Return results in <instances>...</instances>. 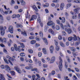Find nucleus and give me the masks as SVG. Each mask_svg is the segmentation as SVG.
<instances>
[{"label":"nucleus","instance_id":"obj_1","mask_svg":"<svg viewBox=\"0 0 80 80\" xmlns=\"http://www.w3.org/2000/svg\"><path fill=\"white\" fill-rule=\"evenodd\" d=\"M47 25H48V26H52V29H55V23L53 22V21H49L47 23Z\"/></svg>","mask_w":80,"mask_h":80},{"label":"nucleus","instance_id":"obj_2","mask_svg":"<svg viewBox=\"0 0 80 80\" xmlns=\"http://www.w3.org/2000/svg\"><path fill=\"white\" fill-rule=\"evenodd\" d=\"M59 59L60 60L59 66V68L60 70L62 71V68H63V66H62V63L63 62V61H62V59L60 57H59Z\"/></svg>","mask_w":80,"mask_h":80},{"label":"nucleus","instance_id":"obj_3","mask_svg":"<svg viewBox=\"0 0 80 80\" xmlns=\"http://www.w3.org/2000/svg\"><path fill=\"white\" fill-rule=\"evenodd\" d=\"M9 30L11 33H13V28L12 26H10L9 27Z\"/></svg>","mask_w":80,"mask_h":80},{"label":"nucleus","instance_id":"obj_4","mask_svg":"<svg viewBox=\"0 0 80 80\" xmlns=\"http://www.w3.org/2000/svg\"><path fill=\"white\" fill-rule=\"evenodd\" d=\"M14 68L17 72H18V73H22V71L20 70L18 67H14Z\"/></svg>","mask_w":80,"mask_h":80},{"label":"nucleus","instance_id":"obj_5","mask_svg":"<svg viewBox=\"0 0 80 80\" xmlns=\"http://www.w3.org/2000/svg\"><path fill=\"white\" fill-rule=\"evenodd\" d=\"M80 8H75L74 10V13L75 14H76V13H78V11L80 10Z\"/></svg>","mask_w":80,"mask_h":80},{"label":"nucleus","instance_id":"obj_6","mask_svg":"<svg viewBox=\"0 0 80 80\" xmlns=\"http://www.w3.org/2000/svg\"><path fill=\"white\" fill-rule=\"evenodd\" d=\"M37 16L35 15H33L31 17V18L30 20V21H32V20H33L34 19H37Z\"/></svg>","mask_w":80,"mask_h":80},{"label":"nucleus","instance_id":"obj_7","mask_svg":"<svg viewBox=\"0 0 80 80\" xmlns=\"http://www.w3.org/2000/svg\"><path fill=\"white\" fill-rule=\"evenodd\" d=\"M59 19L60 20H62L61 22H62V23H65V17H62V18L61 17H59Z\"/></svg>","mask_w":80,"mask_h":80},{"label":"nucleus","instance_id":"obj_8","mask_svg":"<svg viewBox=\"0 0 80 80\" xmlns=\"http://www.w3.org/2000/svg\"><path fill=\"white\" fill-rule=\"evenodd\" d=\"M3 42L5 44L7 43V39L5 38H3V39H2V38L1 42L3 43Z\"/></svg>","mask_w":80,"mask_h":80},{"label":"nucleus","instance_id":"obj_9","mask_svg":"<svg viewBox=\"0 0 80 80\" xmlns=\"http://www.w3.org/2000/svg\"><path fill=\"white\" fill-rule=\"evenodd\" d=\"M0 78L3 80H5V78L4 77V75L2 74H0Z\"/></svg>","mask_w":80,"mask_h":80},{"label":"nucleus","instance_id":"obj_10","mask_svg":"<svg viewBox=\"0 0 80 80\" xmlns=\"http://www.w3.org/2000/svg\"><path fill=\"white\" fill-rule=\"evenodd\" d=\"M10 12V8H8L7 10H5V12H4V14L7 15V14H9V12Z\"/></svg>","mask_w":80,"mask_h":80},{"label":"nucleus","instance_id":"obj_11","mask_svg":"<svg viewBox=\"0 0 80 80\" xmlns=\"http://www.w3.org/2000/svg\"><path fill=\"white\" fill-rule=\"evenodd\" d=\"M5 68H6V70H7V71H8V72H9V71H10V67H9V66H8L7 65H5Z\"/></svg>","mask_w":80,"mask_h":80},{"label":"nucleus","instance_id":"obj_12","mask_svg":"<svg viewBox=\"0 0 80 80\" xmlns=\"http://www.w3.org/2000/svg\"><path fill=\"white\" fill-rule=\"evenodd\" d=\"M49 50H50V53H52L53 51V46H51L49 48Z\"/></svg>","mask_w":80,"mask_h":80},{"label":"nucleus","instance_id":"obj_13","mask_svg":"<svg viewBox=\"0 0 80 80\" xmlns=\"http://www.w3.org/2000/svg\"><path fill=\"white\" fill-rule=\"evenodd\" d=\"M74 37H72V40L73 41H77V37L75 35H73Z\"/></svg>","mask_w":80,"mask_h":80},{"label":"nucleus","instance_id":"obj_14","mask_svg":"<svg viewBox=\"0 0 80 80\" xmlns=\"http://www.w3.org/2000/svg\"><path fill=\"white\" fill-rule=\"evenodd\" d=\"M64 6H65V5L64 4V3H62L61 4V6L60 7V9L61 10H62L63 9V8L64 7Z\"/></svg>","mask_w":80,"mask_h":80},{"label":"nucleus","instance_id":"obj_15","mask_svg":"<svg viewBox=\"0 0 80 80\" xmlns=\"http://www.w3.org/2000/svg\"><path fill=\"white\" fill-rule=\"evenodd\" d=\"M48 32L50 33H52V35H55V32H53L52 29H49Z\"/></svg>","mask_w":80,"mask_h":80},{"label":"nucleus","instance_id":"obj_16","mask_svg":"<svg viewBox=\"0 0 80 80\" xmlns=\"http://www.w3.org/2000/svg\"><path fill=\"white\" fill-rule=\"evenodd\" d=\"M71 5H72V4L70 3H69L67 4L66 6V9H68V8L69 7H71Z\"/></svg>","mask_w":80,"mask_h":80},{"label":"nucleus","instance_id":"obj_17","mask_svg":"<svg viewBox=\"0 0 80 80\" xmlns=\"http://www.w3.org/2000/svg\"><path fill=\"white\" fill-rule=\"evenodd\" d=\"M32 8L34 10H35V11H38V8L35 5H33L32 7Z\"/></svg>","mask_w":80,"mask_h":80},{"label":"nucleus","instance_id":"obj_18","mask_svg":"<svg viewBox=\"0 0 80 80\" xmlns=\"http://www.w3.org/2000/svg\"><path fill=\"white\" fill-rule=\"evenodd\" d=\"M60 45L62 47H65V45L63 44L62 42H60Z\"/></svg>","mask_w":80,"mask_h":80},{"label":"nucleus","instance_id":"obj_19","mask_svg":"<svg viewBox=\"0 0 80 80\" xmlns=\"http://www.w3.org/2000/svg\"><path fill=\"white\" fill-rule=\"evenodd\" d=\"M36 76H37V77L38 78L36 80H40V75L38 74H36Z\"/></svg>","mask_w":80,"mask_h":80},{"label":"nucleus","instance_id":"obj_20","mask_svg":"<svg viewBox=\"0 0 80 80\" xmlns=\"http://www.w3.org/2000/svg\"><path fill=\"white\" fill-rule=\"evenodd\" d=\"M1 34L2 36H3L4 34H5V30H2L1 31Z\"/></svg>","mask_w":80,"mask_h":80},{"label":"nucleus","instance_id":"obj_21","mask_svg":"<svg viewBox=\"0 0 80 80\" xmlns=\"http://www.w3.org/2000/svg\"><path fill=\"white\" fill-rule=\"evenodd\" d=\"M43 40L45 43L46 45H47L48 44V42H47V39H46L45 38H43Z\"/></svg>","mask_w":80,"mask_h":80},{"label":"nucleus","instance_id":"obj_22","mask_svg":"<svg viewBox=\"0 0 80 80\" xmlns=\"http://www.w3.org/2000/svg\"><path fill=\"white\" fill-rule=\"evenodd\" d=\"M42 52L44 54H47V50H46V48H43L42 49Z\"/></svg>","mask_w":80,"mask_h":80},{"label":"nucleus","instance_id":"obj_23","mask_svg":"<svg viewBox=\"0 0 80 80\" xmlns=\"http://www.w3.org/2000/svg\"><path fill=\"white\" fill-rule=\"evenodd\" d=\"M0 19L2 21L1 22V23H3V18L1 14H0Z\"/></svg>","mask_w":80,"mask_h":80},{"label":"nucleus","instance_id":"obj_24","mask_svg":"<svg viewBox=\"0 0 80 80\" xmlns=\"http://www.w3.org/2000/svg\"><path fill=\"white\" fill-rule=\"evenodd\" d=\"M67 32L68 34H70L72 32V30L70 28H68L67 30Z\"/></svg>","mask_w":80,"mask_h":80},{"label":"nucleus","instance_id":"obj_25","mask_svg":"<svg viewBox=\"0 0 80 80\" xmlns=\"http://www.w3.org/2000/svg\"><path fill=\"white\" fill-rule=\"evenodd\" d=\"M21 33L24 36H27V33L25 31H24V32L22 31Z\"/></svg>","mask_w":80,"mask_h":80},{"label":"nucleus","instance_id":"obj_26","mask_svg":"<svg viewBox=\"0 0 80 80\" xmlns=\"http://www.w3.org/2000/svg\"><path fill=\"white\" fill-rule=\"evenodd\" d=\"M74 3H80V0H73Z\"/></svg>","mask_w":80,"mask_h":80},{"label":"nucleus","instance_id":"obj_27","mask_svg":"<svg viewBox=\"0 0 80 80\" xmlns=\"http://www.w3.org/2000/svg\"><path fill=\"white\" fill-rule=\"evenodd\" d=\"M55 28L57 30H59L60 29L58 25H56L55 27Z\"/></svg>","mask_w":80,"mask_h":80},{"label":"nucleus","instance_id":"obj_28","mask_svg":"<svg viewBox=\"0 0 80 80\" xmlns=\"http://www.w3.org/2000/svg\"><path fill=\"white\" fill-rule=\"evenodd\" d=\"M26 18H28H28H30V15H29L28 16V11L27 12V14H26Z\"/></svg>","mask_w":80,"mask_h":80},{"label":"nucleus","instance_id":"obj_29","mask_svg":"<svg viewBox=\"0 0 80 80\" xmlns=\"http://www.w3.org/2000/svg\"><path fill=\"white\" fill-rule=\"evenodd\" d=\"M20 56H21V57H25V53L24 52H22L20 54Z\"/></svg>","mask_w":80,"mask_h":80},{"label":"nucleus","instance_id":"obj_30","mask_svg":"<svg viewBox=\"0 0 80 80\" xmlns=\"http://www.w3.org/2000/svg\"><path fill=\"white\" fill-rule=\"evenodd\" d=\"M20 44L22 48H25V45L23 43H20Z\"/></svg>","mask_w":80,"mask_h":80},{"label":"nucleus","instance_id":"obj_31","mask_svg":"<svg viewBox=\"0 0 80 80\" xmlns=\"http://www.w3.org/2000/svg\"><path fill=\"white\" fill-rule=\"evenodd\" d=\"M77 15L76 14L74 16H72V19H77Z\"/></svg>","mask_w":80,"mask_h":80},{"label":"nucleus","instance_id":"obj_32","mask_svg":"<svg viewBox=\"0 0 80 80\" xmlns=\"http://www.w3.org/2000/svg\"><path fill=\"white\" fill-rule=\"evenodd\" d=\"M71 50L73 52H75V48L74 47H71L70 48Z\"/></svg>","mask_w":80,"mask_h":80},{"label":"nucleus","instance_id":"obj_33","mask_svg":"<svg viewBox=\"0 0 80 80\" xmlns=\"http://www.w3.org/2000/svg\"><path fill=\"white\" fill-rule=\"evenodd\" d=\"M32 68V66H31V67L28 66V67H25V68L26 69H27V70H30Z\"/></svg>","mask_w":80,"mask_h":80},{"label":"nucleus","instance_id":"obj_34","mask_svg":"<svg viewBox=\"0 0 80 80\" xmlns=\"http://www.w3.org/2000/svg\"><path fill=\"white\" fill-rule=\"evenodd\" d=\"M21 3L22 5H25V2L23 0H22V1H21Z\"/></svg>","mask_w":80,"mask_h":80},{"label":"nucleus","instance_id":"obj_35","mask_svg":"<svg viewBox=\"0 0 80 80\" xmlns=\"http://www.w3.org/2000/svg\"><path fill=\"white\" fill-rule=\"evenodd\" d=\"M31 71H35L36 72H38V69L37 68H33L31 69Z\"/></svg>","mask_w":80,"mask_h":80},{"label":"nucleus","instance_id":"obj_36","mask_svg":"<svg viewBox=\"0 0 80 80\" xmlns=\"http://www.w3.org/2000/svg\"><path fill=\"white\" fill-rule=\"evenodd\" d=\"M36 43V41L35 40H32L31 41V43L32 45H33L34 43Z\"/></svg>","mask_w":80,"mask_h":80},{"label":"nucleus","instance_id":"obj_37","mask_svg":"<svg viewBox=\"0 0 80 80\" xmlns=\"http://www.w3.org/2000/svg\"><path fill=\"white\" fill-rule=\"evenodd\" d=\"M41 20L40 19V15H39L38 18L37 19V22H39L40 23V22Z\"/></svg>","mask_w":80,"mask_h":80},{"label":"nucleus","instance_id":"obj_38","mask_svg":"<svg viewBox=\"0 0 80 80\" xmlns=\"http://www.w3.org/2000/svg\"><path fill=\"white\" fill-rule=\"evenodd\" d=\"M60 47L58 46H56V49L57 51H58L60 50Z\"/></svg>","mask_w":80,"mask_h":80},{"label":"nucleus","instance_id":"obj_39","mask_svg":"<svg viewBox=\"0 0 80 80\" xmlns=\"http://www.w3.org/2000/svg\"><path fill=\"white\" fill-rule=\"evenodd\" d=\"M39 35L40 37H41L42 38L43 36V33L42 31H40L39 32Z\"/></svg>","mask_w":80,"mask_h":80},{"label":"nucleus","instance_id":"obj_40","mask_svg":"<svg viewBox=\"0 0 80 80\" xmlns=\"http://www.w3.org/2000/svg\"><path fill=\"white\" fill-rule=\"evenodd\" d=\"M1 68H2V69H5V66L3 65H2L1 66Z\"/></svg>","mask_w":80,"mask_h":80},{"label":"nucleus","instance_id":"obj_41","mask_svg":"<svg viewBox=\"0 0 80 80\" xmlns=\"http://www.w3.org/2000/svg\"><path fill=\"white\" fill-rule=\"evenodd\" d=\"M14 48L15 49V50H17V49L18 48H17V44H14Z\"/></svg>","mask_w":80,"mask_h":80},{"label":"nucleus","instance_id":"obj_42","mask_svg":"<svg viewBox=\"0 0 80 80\" xmlns=\"http://www.w3.org/2000/svg\"><path fill=\"white\" fill-rule=\"evenodd\" d=\"M28 52L29 53H33V50L29 49L28 50Z\"/></svg>","mask_w":80,"mask_h":80},{"label":"nucleus","instance_id":"obj_43","mask_svg":"<svg viewBox=\"0 0 80 80\" xmlns=\"http://www.w3.org/2000/svg\"><path fill=\"white\" fill-rule=\"evenodd\" d=\"M68 41H70V42L72 41V37H68Z\"/></svg>","mask_w":80,"mask_h":80},{"label":"nucleus","instance_id":"obj_44","mask_svg":"<svg viewBox=\"0 0 80 80\" xmlns=\"http://www.w3.org/2000/svg\"><path fill=\"white\" fill-rule=\"evenodd\" d=\"M22 26V25L20 24H17L16 27H17V28H18L19 27H21Z\"/></svg>","mask_w":80,"mask_h":80},{"label":"nucleus","instance_id":"obj_45","mask_svg":"<svg viewBox=\"0 0 80 80\" xmlns=\"http://www.w3.org/2000/svg\"><path fill=\"white\" fill-rule=\"evenodd\" d=\"M12 18H16L17 17V15L16 14H13L12 16Z\"/></svg>","mask_w":80,"mask_h":80},{"label":"nucleus","instance_id":"obj_46","mask_svg":"<svg viewBox=\"0 0 80 80\" xmlns=\"http://www.w3.org/2000/svg\"><path fill=\"white\" fill-rule=\"evenodd\" d=\"M60 25L62 28V29L63 30L64 29V27L63 26V24H62V23H61L60 24Z\"/></svg>","mask_w":80,"mask_h":80},{"label":"nucleus","instance_id":"obj_47","mask_svg":"<svg viewBox=\"0 0 80 80\" xmlns=\"http://www.w3.org/2000/svg\"><path fill=\"white\" fill-rule=\"evenodd\" d=\"M32 80H36V79H35V75H33L32 76Z\"/></svg>","mask_w":80,"mask_h":80},{"label":"nucleus","instance_id":"obj_48","mask_svg":"<svg viewBox=\"0 0 80 80\" xmlns=\"http://www.w3.org/2000/svg\"><path fill=\"white\" fill-rule=\"evenodd\" d=\"M56 22L58 25H60V20H59L58 19L56 20Z\"/></svg>","mask_w":80,"mask_h":80},{"label":"nucleus","instance_id":"obj_49","mask_svg":"<svg viewBox=\"0 0 80 80\" xmlns=\"http://www.w3.org/2000/svg\"><path fill=\"white\" fill-rule=\"evenodd\" d=\"M36 40L37 41H40V38L39 37H37L36 38Z\"/></svg>","mask_w":80,"mask_h":80},{"label":"nucleus","instance_id":"obj_50","mask_svg":"<svg viewBox=\"0 0 80 80\" xmlns=\"http://www.w3.org/2000/svg\"><path fill=\"white\" fill-rule=\"evenodd\" d=\"M34 62H35L36 64H37V61H38V60H37V59L36 58H35V59H34L33 60Z\"/></svg>","mask_w":80,"mask_h":80},{"label":"nucleus","instance_id":"obj_51","mask_svg":"<svg viewBox=\"0 0 80 80\" xmlns=\"http://www.w3.org/2000/svg\"><path fill=\"white\" fill-rule=\"evenodd\" d=\"M38 65L40 67L42 66V63H41V62L40 61H38Z\"/></svg>","mask_w":80,"mask_h":80},{"label":"nucleus","instance_id":"obj_52","mask_svg":"<svg viewBox=\"0 0 80 80\" xmlns=\"http://www.w3.org/2000/svg\"><path fill=\"white\" fill-rule=\"evenodd\" d=\"M42 52H39L38 53V56L39 57H42Z\"/></svg>","mask_w":80,"mask_h":80},{"label":"nucleus","instance_id":"obj_53","mask_svg":"<svg viewBox=\"0 0 80 80\" xmlns=\"http://www.w3.org/2000/svg\"><path fill=\"white\" fill-rule=\"evenodd\" d=\"M22 1V0H17L18 4L19 5L20 4V2H21V3Z\"/></svg>","mask_w":80,"mask_h":80},{"label":"nucleus","instance_id":"obj_54","mask_svg":"<svg viewBox=\"0 0 80 80\" xmlns=\"http://www.w3.org/2000/svg\"><path fill=\"white\" fill-rule=\"evenodd\" d=\"M48 5H49L48 3H46V5H44L43 7H48Z\"/></svg>","mask_w":80,"mask_h":80},{"label":"nucleus","instance_id":"obj_55","mask_svg":"<svg viewBox=\"0 0 80 80\" xmlns=\"http://www.w3.org/2000/svg\"><path fill=\"white\" fill-rule=\"evenodd\" d=\"M44 68H47L48 65L47 64H44L43 65Z\"/></svg>","mask_w":80,"mask_h":80},{"label":"nucleus","instance_id":"obj_56","mask_svg":"<svg viewBox=\"0 0 80 80\" xmlns=\"http://www.w3.org/2000/svg\"><path fill=\"white\" fill-rule=\"evenodd\" d=\"M11 17L10 16H8L7 17L6 19L8 21L10 20Z\"/></svg>","mask_w":80,"mask_h":80},{"label":"nucleus","instance_id":"obj_57","mask_svg":"<svg viewBox=\"0 0 80 80\" xmlns=\"http://www.w3.org/2000/svg\"><path fill=\"white\" fill-rule=\"evenodd\" d=\"M75 70L77 72H80V71L79 70V69H78L77 68H75Z\"/></svg>","mask_w":80,"mask_h":80},{"label":"nucleus","instance_id":"obj_58","mask_svg":"<svg viewBox=\"0 0 80 80\" xmlns=\"http://www.w3.org/2000/svg\"><path fill=\"white\" fill-rule=\"evenodd\" d=\"M55 62V61L54 60H53L52 59H51V60L49 62V63L51 64V63H53Z\"/></svg>","mask_w":80,"mask_h":80},{"label":"nucleus","instance_id":"obj_59","mask_svg":"<svg viewBox=\"0 0 80 80\" xmlns=\"http://www.w3.org/2000/svg\"><path fill=\"white\" fill-rule=\"evenodd\" d=\"M6 57L7 58H8V59H9V60H10L11 59V57H10V56H8V55H7L6 56Z\"/></svg>","mask_w":80,"mask_h":80},{"label":"nucleus","instance_id":"obj_60","mask_svg":"<svg viewBox=\"0 0 80 80\" xmlns=\"http://www.w3.org/2000/svg\"><path fill=\"white\" fill-rule=\"evenodd\" d=\"M58 38L59 40H61L62 39V37L61 36H59L58 37Z\"/></svg>","mask_w":80,"mask_h":80},{"label":"nucleus","instance_id":"obj_61","mask_svg":"<svg viewBox=\"0 0 80 80\" xmlns=\"http://www.w3.org/2000/svg\"><path fill=\"white\" fill-rule=\"evenodd\" d=\"M20 60L21 61H22V62H24V58H20Z\"/></svg>","mask_w":80,"mask_h":80},{"label":"nucleus","instance_id":"obj_62","mask_svg":"<svg viewBox=\"0 0 80 80\" xmlns=\"http://www.w3.org/2000/svg\"><path fill=\"white\" fill-rule=\"evenodd\" d=\"M66 24L67 25V26H68V27H69V28L70 27V25L69 24V23H68V22H66Z\"/></svg>","mask_w":80,"mask_h":80},{"label":"nucleus","instance_id":"obj_63","mask_svg":"<svg viewBox=\"0 0 80 80\" xmlns=\"http://www.w3.org/2000/svg\"><path fill=\"white\" fill-rule=\"evenodd\" d=\"M62 34L63 35H67V34L66 33V32H65L64 31H63L62 32Z\"/></svg>","mask_w":80,"mask_h":80},{"label":"nucleus","instance_id":"obj_64","mask_svg":"<svg viewBox=\"0 0 80 80\" xmlns=\"http://www.w3.org/2000/svg\"><path fill=\"white\" fill-rule=\"evenodd\" d=\"M64 78L65 79V80H70V79L68 78V77L67 76L65 77Z\"/></svg>","mask_w":80,"mask_h":80}]
</instances>
